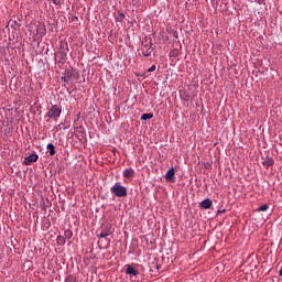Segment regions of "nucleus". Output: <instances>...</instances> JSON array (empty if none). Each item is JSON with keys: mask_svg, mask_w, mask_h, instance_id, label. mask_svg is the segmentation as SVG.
I'll list each match as a JSON object with an SVG mask.
<instances>
[{"mask_svg": "<svg viewBox=\"0 0 282 282\" xmlns=\"http://www.w3.org/2000/svg\"><path fill=\"white\" fill-rule=\"evenodd\" d=\"M61 113H63V108L58 105H53L48 109L46 118H51V120H58V118H61Z\"/></svg>", "mask_w": 282, "mask_h": 282, "instance_id": "1", "label": "nucleus"}, {"mask_svg": "<svg viewBox=\"0 0 282 282\" xmlns=\"http://www.w3.org/2000/svg\"><path fill=\"white\" fill-rule=\"evenodd\" d=\"M110 192L116 197H127V187L122 186V184H120V183H115L110 187Z\"/></svg>", "mask_w": 282, "mask_h": 282, "instance_id": "2", "label": "nucleus"}, {"mask_svg": "<svg viewBox=\"0 0 282 282\" xmlns=\"http://www.w3.org/2000/svg\"><path fill=\"white\" fill-rule=\"evenodd\" d=\"M64 75L72 85L73 83H76V80H78L79 78L78 72L74 68L65 70Z\"/></svg>", "mask_w": 282, "mask_h": 282, "instance_id": "3", "label": "nucleus"}, {"mask_svg": "<svg viewBox=\"0 0 282 282\" xmlns=\"http://www.w3.org/2000/svg\"><path fill=\"white\" fill-rule=\"evenodd\" d=\"M141 52L143 56H151V54L153 53V44L151 42L143 44L141 47Z\"/></svg>", "mask_w": 282, "mask_h": 282, "instance_id": "4", "label": "nucleus"}, {"mask_svg": "<svg viewBox=\"0 0 282 282\" xmlns=\"http://www.w3.org/2000/svg\"><path fill=\"white\" fill-rule=\"evenodd\" d=\"M39 160V154H30L29 156L24 158L23 164L25 166H30L32 162H36Z\"/></svg>", "mask_w": 282, "mask_h": 282, "instance_id": "5", "label": "nucleus"}, {"mask_svg": "<svg viewBox=\"0 0 282 282\" xmlns=\"http://www.w3.org/2000/svg\"><path fill=\"white\" fill-rule=\"evenodd\" d=\"M175 167H171L166 173H165V180L166 182H175Z\"/></svg>", "mask_w": 282, "mask_h": 282, "instance_id": "6", "label": "nucleus"}, {"mask_svg": "<svg viewBox=\"0 0 282 282\" xmlns=\"http://www.w3.org/2000/svg\"><path fill=\"white\" fill-rule=\"evenodd\" d=\"M126 274H130V276H138L140 274V271L131 264L126 265Z\"/></svg>", "mask_w": 282, "mask_h": 282, "instance_id": "7", "label": "nucleus"}, {"mask_svg": "<svg viewBox=\"0 0 282 282\" xmlns=\"http://www.w3.org/2000/svg\"><path fill=\"white\" fill-rule=\"evenodd\" d=\"M213 207V200L210 198H205L203 202L199 203V208L204 210H208V208Z\"/></svg>", "mask_w": 282, "mask_h": 282, "instance_id": "8", "label": "nucleus"}, {"mask_svg": "<svg viewBox=\"0 0 282 282\" xmlns=\"http://www.w3.org/2000/svg\"><path fill=\"white\" fill-rule=\"evenodd\" d=\"M111 232V225H107L106 228L99 234V239H105V237H109Z\"/></svg>", "mask_w": 282, "mask_h": 282, "instance_id": "9", "label": "nucleus"}, {"mask_svg": "<svg viewBox=\"0 0 282 282\" xmlns=\"http://www.w3.org/2000/svg\"><path fill=\"white\" fill-rule=\"evenodd\" d=\"M55 57L58 58L59 62H63L67 58V51H59L55 54Z\"/></svg>", "mask_w": 282, "mask_h": 282, "instance_id": "10", "label": "nucleus"}, {"mask_svg": "<svg viewBox=\"0 0 282 282\" xmlns=\"http://www.w3.org/2000/svg\"><path fill=\"white\" fill-rule=\"evenodd\" d=\"M274 164V159H272L271 156H267L264 158V160L262 161V166H272Z\"/></svg>", "mask_w": 282, "mask_h": 282, "instance_id": "11", "label": "nucleus"}, {"mask_svg": "<svg viewBox=\"0 0 282 282\" xmlns=\"http://www.w3.org/2000/svg\"><path fill=\"white\" fill-rule=\"evenodd\" d=\"M123 177H127V178L135 177V171H133V169L124 170Z\"/></svg>", "mask_w": 282, "mask_h": 282, "instance_id": "12", "label": "nucleus"}, {"mask_svg": "<svg viewBox=\"0 0 282 282\" xmlns=\"http://www.w3.org/2000/svg\"><path fill=\"white\" fill-rule=\"evenodd\" d=\"M46 149H48L51 156L56 155V147H54V143H48Z\"/></svg>", "mask_w": 282, "mask_h": 282, "instance_id": "13", "label": "nucleus"}, {"mask_svg": "<svg viewBox=\"0 0 282 282\" xmlns=\"http://www.w3.org/2000/svg\"><path fill=\"white\" fill-rule=\"evenodd\" d=\"M72 237H74V232H72V230L67 229L64 231L65 239H72Z\"/></svg>", "mask_w": 282, "mask_h": 282, "instance_id": "14", "label": "nucleus"}, {"mask_svg": "<svg viewBox=\"0 0 282 282\" xmlns=\"http://www.w3.org/2000/svg\"><path fill=\"white\" fill-rule=\"evenodd\" d=\"M61 80L63 82V87H67V85H69V80H68V78L65 76V74H64V76L61 77Z\"/></svg>", "mask_w": 282, "mask_h": 282, "instance_id": "15", "label": "nucleus"}, {"mask_svg": "<svg viewBox=\"0 0 282 282\" xmlns=\"http://www.w3.org/2000/svg\"><path fill=\"white\" fill-rule=\"evenodd\" d=\"M153 118V113H143L141 116V120H151Z\"/></svg>", "mask_w": 282, "mask_h": 282, "instance_id": "16", "label": "nucleus"}, {"mask_svg": "<svg viewBox=\"0 0 282 282\" xmlns=\"http://www.w3.org/2000/svg\"><path fill=\"white\" fill-rule=\"evenodd\" d=\"M268 208H270V206L268 204H264V205H261L258 210L260 213H265V210H268Z\"/></svg>", "mask_w": 282, "mask_h": 282, "instance_id": "17", "label": "nucleus"}, {"mask_svg": "<svg viewBox=\"0 0 282 282\" xmlns=\"http://www.w3.org/2000/svg\"><path fill=\"white\" fill-rule=\"evenodd\" d=\"M57 243H58L59 246H65V237L58 236V237H57Z\"/></svg>", "mask_w": 282, "mask_h": 282, "instance_id": "18", "label": "nucleus"}, {"mask_svg": "<svg viewBox=\"0 0 282 282\" xmlns=\"http://www.w3.org/2000/svg\"><path fill=\"white\" fill-rule=\"evenodd\" d=\"M117 21H119L120 23H122L124 21V13L119 12L118 17H117Z\"/></svg>", "mask_w": 282, "mask_h": 282, "instance_id": "19", "label": "nucleus"}, {"mask_svg": "<svg viewBox=\"0 0 282 282\" xmlns=\"http://www.w3.org/2000/svg\"><path fill=\"white\" fill-rule=\"evenodd\" d=\"M59 50L61 51H65V50H67V52L69 51V48H67V43H63V42H61L59 43Z\"/></svg>", "mask_w": 282, "mask_h": 282, "instance_id": "20", "label": "nucleus"}, {"mask_svg": "<svg viewBox=\"0 0 282 282\" xmlns=\"http://www.w3.org/2000/svg\"><path fill=\"white\" fill-rule=\"evenodd\" d=\"M54 6H61L63 3V0H51Z\"/></svg>", "mask_w": 282, "mask_h": 282, "instance_id": "21", "label": "nucleus"}, {"mask_svg": "<svg viewBox=\"0 0 282 282\" xmlns=\"http://www.w3.org/2000/svg\"><path fill=\"white\" fill-rule=\"evenodd\" d=\"M155 69H156L155 65H152V66L148 69V72H155Z\"/></svg>", "mask_w": 282, "mask_h": 282, "instance_id": "22", "label": "nucleus"}, {"mask_svg": "<svg viewBox=\"0 0 282 282\" xmlns=\"http://www.w3.org/2000/svg\"><path fill=\"white\" fill-rule=\"evenodd\" d=\"M65 282H76V281H74V279H72V278H67V279L65 280Z\"/></svg>", "mask_w": 282, "mask_h": 282, "instance_id": "23", "label": "nucleus"}, {"mask_svg": "<svg viewBox=\"0 0 282 282\" xmlns=\"http://www.w3.org/2000/svg\"><path fill=\"white\" fill-rule=\"evenodd\" d=\"M221 213H226V209H223V210L218 209V210H217V214H218V215L221 214Z\"/></svg>", "mask_w": 282, "mask_h": 282, "instance_id": "24", "label": "nucleus"}, {"mask_svg": "<svg viewBox=\"0 0 282 282\" xmlns=\"http://www.w3.org/2000/svg\"><path fill=\"white\" fill-rule=\"evenodd\" d=\"M154 268H156V270H159L160 265H158V263H154Z\"/></svg>", "mask_w": 282, "mask_h": 282, "instance_id": "25", "label": "nucleus"}, {"mask_svg": "<svg viewBox=\"0 0 282 282\" xmlns=\"http://www.w3.org/2000/svg\"><path fill=\"white\" fill-rule=\"evenodd\" d=\"M279 275L282 276V267H281V269L279 271Z\"/></svg>", "mask_w": 282, "mask_h": 282, "instance_id": "26", "label": "nucleus"}]
</instances>
